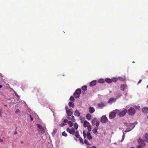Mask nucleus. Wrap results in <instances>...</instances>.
I'll return each instance as SVG.
<instances>
[{
	"label": "nucleus",
	"instance_id": "nucleus-1",
	"mask_svg": "<svg viewBox=\"0 0 148 148\" xmlns=\"http://www.w3.org/2000/svg\"><path fill=\"white\" fill-rule=\"evenodd\" d=\"M83 134L84 138H86V135L87 138L89 140H90L92 139V137L90 133L89 132H88L86 134L85 131L84 130L83 132Z\"/></svg>",
	"mask_w": 148,
	"mask_h": 148
},
{
	"label": "nucleus",
	"instance_id": "nucleus-2",
	"mask_svg": "<svg viewBox=\"0 0 148 148\" xmlns=\"http://www.w3.org/2000/svg\"><path fill=\"white\" fill-rule=\"evenodd\" d=\"M138 142L139 144L138 145V148H143L145 146V143L141 138L138 139Z\"/></svg>",
	"mask_w": 148,
	"mask_h": 148
},
{
	"label": "nucleus",
	"instance_id": "nucleus-3",
	"mask_svg": "<svg viewBox=\"0 0 148 148\" xmlns=\"http://www.w3.org/2000/svg\"><path fill=\"white\" fill-rule=\"evenodd\" d=\"M115 111L118 113V115L120 117L123 116H124L127 112V110H125L121 111L120 110H116Z\"/></svg>",
	"mask_w": 148,
	"mask_h": 148
},
{
	"label": "nucleus",
	"instance_id": "nucleus-4",
	"mask_svg": "<svg viewBox=\"0 0 148 148\" xmlns=\"http://www.w3.org/2000/svg\"><path fill=\"white\" fill-rule=\"evenodd\" d=\"M81 93V90L80 88H78L76 90L74 93V95L75 98H77L79 97L80 94Z\"/></svg>",
	"mask_w": 148,
	"mask_h": 148
},
{
	"label": "nucleus",
	"instance_id": "nucleus-5",
	"mask_svg": "<svg viewBox=\"0 0 148 148\" xmlns=\"http://www.w3.org/2000/svg\"><path fill=\"white\" fill-rule=\"evenodd\" d=\"M135 110L134 108H130L128 111V113L129 115H133L135 113Z\"/></svg>",
	"mask_w": 148,
	"mask_h": 148
},
{
	"label": "nucleus",
	"instance_id": "nucleus-6",
	"mask_svg": "<svg viewBox=\"0 0 148 148\" xmlns=\"http://www.w3.org/2000/svg\"><path fill=\"white\" fill-rule=\"evenodd\" d=\"M100 121L102 123H106L108 121V119L105 116H103L101 117Z\"/></svg>",
	"mask_w": 148,
	"mask_h": 148
},
{
	"label": "nucleus",
	"instance_id": "nucleus-7",
	"mask_svg": "<svg viewBox=\"0 0 148 148\" xmlns=\"http://www.w3.org/2000/svg\"><path fill=\"white\" fill-rule=\"evenodd\" d=\"M116 112H114L112 111L110 113L109 117L110 119H113L116 116Z\"/></svg>",
	"mask_w": 148,
	"mask_h": 148
},
{
	"label": "nucleus",
	"instance_id": "nucleus-8",
	"mask_svg": "<svg viewBox=\"0 0 148 148\" xmlns=\"http://www.w3.org/2000/svg\"><path fill=\"white\" fill-rule=\"evenodd\" d=\"M66 131L70 134L74 135L75 133V131L73 128H72L71 130H70L69 128L66 129Z\"/></svg>",
	"mask_w": 148,
	"mask_h": 148
},
{
	"label": "nucleus",
	"instance_id": "nucleus-9",
	"mask_svg": "<svg viewBox=\"0 0 148 148\" xmlns=\"http://www.w3.org/2000/svg\"><path fill=\"white\" fill-rule=\"evenodd\" d=\"M66 112L67 113V116H71L73 114V111L72 109H70L69 110H68L66 111Z\"/></svg>",
	"mask_w": 148,
	"mask_h": 148
},
{
	"label": "nucleus",
	"instance_id": "nucleus-10",
	"mask_svg": "<svg viewBox=\"0 0 148 148\" xmlns=\"http://www.w3.org/2000/svg\"><path fill=\"white\" fill-rule=\"evenodd\" d=\"M97 107L99 109H102L105 106V104L103 102H100L97 104Z\"/></svg>",
	"mask_w": 148,
	"mask_h": 148
},
{
	"label": "nucleus",
	"instance_id": "nucleus-11",
	"mask_svg": "<svg viewBox=\"0 0 148 148\" xmlns=\"http://www.w3.org/2000/svg\"><path fill=\"white\" fill-rule=\"evenodd\" d=\"M142 112L145 114L148 113V108L146 107L143 108L142 110Z\"/></svg>",
	"mask_w": 148,
	"mask_h": 148
},
{
	"label": "nucleus",
	"instance_id": "nucleus-12",
	"mask_svg": "<svg viewBox=\"0 0 148 148\" xmlns=\"http://www.w3.org/2000/svg\"><path fill=\"white\" fill-rule=\"evenodd\" d=\"M88 111L89 112L92 114L95 111V109L93 107L90 106L89 108Z\"/></svg>",
	"mask_w": 148,
	"mask_h": 148
},
{
	"label": "nucleus",
	"instance_id": "nucleus-13",
	"mask_svg": "<svg viewBox=\"0 0 148 148\" xmlns=\"http://www.w3.org/2000/svg\"><path fill=\"white\" fill-rule=\"evenodd\" d=\"M133 125V124H128V126H130V127H129L130 128V129L129 130L126 129V130L125 131V132H129V131L131 130H132L134 128V127Z\"/></svg>",
	"mask_w": 148,
	"mask_h": 148
},
{
	"label": "nucleus",
	"instance_id": "nucleus-14",
	"mask_svg": "<svg viewBox=\"0 0 148 148\" xmlns=\"http://www.w3.org/2000/svg\"><path fill=\"white\" fill-rule=\"evenodd\" d=\"M116 99L113 97H111L109 99L108 101V103H112L113 102L115 101Z\"/></svg>",
	"mask_w": 148,
	"mask_h": 148
},
{
	"label": "nucleus",
	"instance_id": "nucleus-15",
	"mask_svg": "<svg viewBox=\"0 0 148 148\" xmlns=\"http://www.w3.org/2000/svg\"><path fill=\"white\" fill-rule=\"evenodd\" d=\"M74 114L76 116H79L80 115V113L78 110H76L74 112Z\"/></svg>",
	"mask_w": 148,
	"mask_h": 148
},
{
	"label": "nucleus",
	"instance_id": "nucleus-16",
	"mask_svg": "<svg viewBox=\"0 0 148 148\" xmlns=\"http://www.w3.org/2000/svg\"><path fill=\"white\" fill-rule=\"evenodd\" d=\"M96 84V81L94 80L90 82V85L91 86H95Z\"/></svg>",
	"mask_w": 148,
	"mask_h": 148
},
{
	"label": "nucleus",
	"instance_id": "nucleus-17",
	"mask_svg": "<svg viewBox=\"0 0 148 148\" xmlns=\"http://www.w3.org/2000/svg\"><path fill=\"white\" fill-rule=\"evenodd\" d=\"M90 124V123L89 122L87 121L86 120H85L84 123L83 125L84 127H87L88 125H89Z\"/></svg>",
	"mask_w": 148,
	"mask_h": 148
},
{
	"label": "nucleus",
	"instance_id": "nucleus-18",
	"mask_svg": "<svg viewBox=\"0 0 148 148\" xmlns=\"http://www.w3.org/2000/svg\"><path fill=\"white\" fill-rule=\"evenodd\" d=\"M127 85L126 84L122 85L120 87L121 90L123 91L125 89Z\"/></svg>",
	"mask_w": 148,
	"mask_h": 148
},
{
	"label": "nucleus",
	"instance_id": "nucleus-19",
	"mask_svg": "<svg viewBox=\"0 0 148 148\" xmlns=\"http://www.w3.org/2000/svg\"><path fill=\"white\" fill-rule=\"evenodd\" d=\"M69 107L70 108H74L75 106L74 103L72 102H69L68 103Z\"/></svg>",
	"mask_w": 148,
	"mask_h": 148
},
{
	"label": "nucleus",
	"instance_id": "nucleus-20",
	"mask_svg": "<svg viewBox=\"0 0 148 148\" xmlns=\"http://www.w3.org/2000/svg\"><path fill=\"white\" fill-rule=\"evenodd\" d=\"M97 120V119L96 118H94L92 121L91 123L92 125H94L96 123H95L96 122Z\"/></svg>",
	"mask_w": 148,
	"mask_h": 148
},
{
	"label": "nucleus",
	"instance_id": "nucleus-21",
	"mask_svg": "<svg viewBox=\"0 0 148 148\" xmlns=\"http://www.w3.org/2000/svg\"><path fill=\"white\" fill-rule=\"evenodd\" d=\"M118 78L121 81H124L125 79V77L124 76L123 77H119Z\"/></svg>",
	"mask_w": 148,
	"mask_h": 148
},
{
	"label": "nucleus",
	"instance_id": "nucleus-22",
	"mask_svg": "<svg viewBox=\"0 0 148 148\" xmlns=\"http://www.w3.org/2000/svg\"><path fill=\"white\" fill-rule=\"evenodd\" d=\"M75 136L77 138H79V137L80 135L79 134L78 131H77L75 133Z\"/></svg>",
	"mask_w": 148,
	"mask_h": 148
},
{
	"label": "nucleus",
	"instance_id": "nucleus-23",
	"mask_svg": "<svg viewBox=\"0 0 148 148\" xmlns=\"http://www.w3.org/2000/svg\"><path fill=\"white\" fill-rule=\"evenodd\" d=\"M105 81L106 82L108 83H110L112 82V80L108 78H107L106 79Z\"/></svg>",
	"mask_w": 148,
	"mask_h": 148
},
{
	"label": "nucleus",
	"instance_id": "nucleus-24",
	"mask_svg": "<svg viewBox=\"0 0 148 148\" xmlns=\"http://www.w3.org/2000/svg\"><path fill=\"white\" fill-rule=\"evenodd\" d=\"M98 128L97 127H95L94 129L92 130L94 134H96L97 132V130Z\"/></svg>",
	"mask_w": 148,
	"mask_h": 148
},
{
	"label": "nucleus",
	"instance_id": "nucleus-25",
	"mask_svg": "<svg viewBox=\"0 0 148 148\" xmlns=\"http://www.w3.org/2000/svg\"><path fill=\"white\" fill-rule=\"evenodd\" d=\"M86 118L88 120H90L91 119V116L90 114H86Z\"/></svg>",
	"mask_w": 148,
	"mask_h": 148
},
{
	"label": "nucleus",
	"instance_id": "nucleus-26",
	"mask_svg": "<svg viewBox=\"0 0 148 148\" xmlns=\"http://www.w3.org/2000/svg\"><path fill=\"white\" fill-rule=\"evenodd\" d=\"M57 131V130L56 129H54L52 133V135L53 136H54Z\"/></svg>",
	"mask_w": 148,
	"mask_h": 148
},
{
	"label": "nucleus",
	"instance_id": "nucleus-27",
	"mask_svg": "<svg viewBox=\"0 0 148 148\" xmlns=\"http://www.w3.org/2000/svg\"><path fill=\"white\" fill-rule=\"evenodd\" d=\"M145 141L148 142V132L145 135Z\"/></svg>",
	"mask_w": 148,
	"mask_h": 148
},
{
	"label": "nucleus",
	"instance_id": "nucleus-28",
	"mask_svg": "<svg viewBox=\"0 0 148 148\" xmlns=\"http://www.w3.org/2000/svg\"><path fill=\"white\" fill-rule=\"evenodd\" d=\"M87 86H83L82 87V90L86 91L87 90Z\"/></svg>",
	"mask_w": 148,
	"mask_h": 148
},
{
	"label": "nucleus",
	"instance_id": "nucleus-29",
	"mask_svg": "<svg viewBox=\"0 0 148 148\" xmlns=\"http://www.w3.org/2000/svg\"><path fill=\"white\" fill-rule=\"evenodd\" d=\"M87 129L88 132H90L91 130V126L90 125H88L87 126Z\"/></svg>",
	"mask_w": 148,
	"mask_h": 148
},
{
	"label": "nucleus",
	"instance_id": "nucleus-30",
	"mask_svg": "<svg viewBox=\"0 0 148 148\" xmlns=\"http://www.w3.org/2000/svg\"><path fill=\"white\" fill-rule=\"evenodd\" d=\"M84 143L88 145H91V144H90L86 139H84Z\"/></svg>",
	"mask_w": 148,
	"mask_h": 148
},
{
	"label": "nucleus",
	"instance_id": "nucleus-31",
	"mask_svg": "<svg viewBox=\"0 0 148 148\" xmlns=\"http://www.w3.org/2000/svg\"><path fill=\"white\" fill-rule=\"evenodd\" d=\"M70 100L71 101H75V99L74 97L73 96H71L70 98Z\"/></svg>",
	"mask_w": 148,
	"mask_h": 148
},
{
	"label": "nucleus",
	"instance_id": "nucleus-32",
	"mask_svg": "<svg viewBox=\"0 0 148 148\" xmlns=\"http://www.w3.org/2000/svg\"><path fill=\"white\" fill-rule=\"evenodd\" d=\"M78 138H79V140L80 142V143L82 144H83L84 143L83 142V140L80 137H79Z\"/></svg>",
	"mask_w": 148,
	"mask_h": 148
},
{
	"label": "nucleus",
	"instance_id": "nucleus-33",
	"mask_svg": "<svg viewBox=\"0 0 148 148\" xmlns=\"http://www.w3.org/2000/svg\"><path fill=\"white\" fill-rule=\"evenodd\" d=\"M112 82L113 81L114 82H116L117 81L118 79L116 78H113L112 79Z\"/></svg>",
	"mask_w": 148,
	"mask_h": 148
},
{
	"label": "nucleus",
	"instance_id": "nucleus-34",
	"mask_svg": "<svg viewBox=\"0 0 148 148\" xmlns=\"http://www.w3.org/2000/svg\"><path fill=\"white\" fill-rule=\"evenodd\" d=\"M98 82L99 83H103L104 82V81L103 79H100Z\"/></svg>",
	"mask_w": 148,
	"mask_h": 148
},
{
	"label": "nucleus",
	"instance_id": "nucleus-35",
	"mask_svg": "<svg viewBox=\"0 0 148 148\" xmlns=\"http://www.w3.org/2000/svg\"><path fill=\"white\" fill-rule=\"evenodd\" d=\"M68 123L71 127H72L73 125V123L71 121H68Z\"/></svg>",
	"mask_w": 148,
	"mask_h": 148
},
{
	"label": "nucleus",
	"instance_id": "nucleus-36",
	"mask_svg": "<svg viewBox=\"0 0 148 148\" xmlns=\"http://www.w3.org/2000/svg\"><path fill=\"white\" fill-rule=\"evenodd\" d=\"M97 127H98V126H99V121H97L96 122V123H95Z\"/></svg>",
	"mask_w": 148,
	"mask_h": 148
},
{
	"label": "nucleus",
	"instance_id": "nucleus-37",
	"mask_svg": "<svg viewBox=\"0 0 148 148\" xmlns=\"http://www.w3.org/2000/svg\"><path fill=\"white\" fill-rule=\"evenodd\" d=\"M72 118L71 119V120L73 121V122H75L76 121L75 119L74 118V117L73 115H71Z\"/></svg>",
	"mask_w": 148,
	"mask_h": 148
},
{
	"label": "nucleus",
	"instance_id": "nucleus-38",
	"mask_svg": "<svg viewBox=\"0 0 148 148\" xmlns=\"http://www.w3.org/2000/svg\"><path fill=\"white\" fill-rule=\"evenodd\" d=\"M75 128V129H77L78 128V125L76 123H75L74 124Z\"/></svg>",
	"mask_w": 148,
	"mask_h": 148
},
{
	"label": "nucleus",
	"instance_id": "nucleus-39",
	"mask_svg": "<svg viewBox=\"0 0 148 148\" xmlns=\"http://www.w3.org/2000/svg\"><path fill=\"white\" fill-rule=\"evenodd\" d=\"M62 136L65 137H66L67 136V134L64 131L62 132Z\"/></svg>",
	"mask_w": 148,
	"mask_h": 148
},
{
	"label": "nucleus",
	"instance_id": "nucleus-40",
	"mask_svg": "<svg viewBox=\"0 0 148 148\" xmlns=\"http://www.w3.org/2000/svg\"><path fill=\"white\" fill-rule=\"evenodd\" d=\"M40 130L41 131V132L42 133H43L45 132L43 128H42V127L40 128Z\"/></svg>",
	"mask_w": 148,
	"mask_h": 148
},
{
	"label": "nucleus",
	"instance_id": "nucleus-41",
	"mask_svg": "<svg viewBox=\"0 0 148 148\" xmlns=\"http://www.w3.org/2000/svg\"><path fill=\"white\" fill-rule=\"evenodd\" d=\"M13 99H12L11 100V103H15V99H14V100H13Z\"/></svg>",
	"mask_w": 148,
	"mask_h": 148
},
{
	"label": "nucleus",
	"instance_id": "nucleus-42",
	"mask_svg": "<svg viewBox=\"0 0 148 148\" xmlns=\"http://www.w3.org/2000/svg\"><path fill=\"white\" fill-rule=\"evenodd\" d=\"M2 113H3L2 109L1 108L0 109V116L1 117H2Z\"/></svg>",
	"mask_w": 148,
	"mask_h": 148
},
{
	"label": "nucleus",
	"instance_id": "nucleus-43",
	"mask_svg": "<svg viewBox=\"0 0 148 148\" xmlns=\"http://www.w3.org/2000/svg\"><path fill=\"white\" fill-rule=\"evenodd\" d=\"M118 97H120L121 96V94L120 92H119L117 94Z\"/></svg>",
	"mask_w": 148,
	"mask_h": 148
},
{
	"label": "nucleus",
	"instance_id": "nucleus-44",
	"mask_svg": "<svg viewBox=\"0 0 148 148\" xmlns=\"http://www.w3.org/2000/svg\"><path fill=\"white\" fill-rule=\"evenodd\" d=\"M19 112H20V110L18 109H17L15 112V113L16 114H17L18 113H19Z\"/></svg>",
	"mask_w": 148,
	"mask_h": 148
},
{
	"label": "nucleus",
	"instance_id": "nucleus-45",
	"mask_svg": "<svg viewBox=\"0 0 148 148\" xmlns=\"http://www.w3.org/2000/svg\"><path fill=\"white\" fill-rule=\"evenodd\" d=\"M65 125L66 124H64V123H61V124H60V126L62 127Z\"/></svg>",
	"mask_w": 148,
	"mask_h": 148
},
{
	"label": "nucleus",
	"instance_id": "nucleus-46",
	"mask_svg": "<svg viewBox=\"0 0 148 148\" xmlns=\"http://www.w3.org/2000/svg\"><path fill=\"white\" fill-rule=\"evenodd\" d=\"M65 109L66 110V111H67V110H69L68 108V106H66L65 107Z\"/></svg>",
	"mask_w": 148,
	"mask_h": 148
},
{
	"label": "nucleus",
	"instance_id": "nucleus-47",
	"mask_svg": "<svg viewBox=\"0 0 148 148\" xmlns=\"http://www.w3.org/2000/svg\"><path fill=\"white\" fill-rule=\"evenodd\" d=\"M68 121V120L66 119H65L64 121H63V123H66Z\"/></svg>",
	"mask_w": 148,
	"mask_h": 148
},
{
	"label": "nucleus",
	"instance_id": "nucleus-48",
	"mask_svg": "<svg viewBox=\"0 0 148 148\" xmlns=\"http://www.w3.org/2000/svg\"><path fill=\"white\" fill-rule=\"evenodd\" d=\"M37 126L40 129V128H41V127L40 125L39 124H37Z\"/></svg>",
	"mask_w": 148,
	"mask_h": 148
},
{
	"label": "nucleus",
	"instance_id": "nucleus-49",
	"mask_svg": "<svg viewBox=\"0 0 148 148\" xmlns=\"http://www.w3.org/2000/svg\"><path fill=\"white\" fill-rule=\"evenodd\" d=\"M124 136H125V135H124V134H123V137H122V139L121 140V142H122L123 140L124 139Z\"/></svg>",
	"mask_w": 148,
	"mask_h": 148
},
{
	"label": "nucleus",
	"instance_id": "nucleus-50",
	"mask_svg": "<svg viewBox=\"0 0 148 148\" xmlns=\"http://www.w3.org/2000/svg\"><path fill=\"white\" fill-rule=\"evenodd\" d=\"M70 116H68L67 115L66 116V118L67 119L69 120H71V118L69 117Z\"/></svg>",
	"mask_w": 148,
	"mask_h": 148
},
{
	"label": "nucleus",
	"instance_id": "nucleus-51",
	"mask_svg": "<svg viewBox=\"0 0 148 148\" xmlns=\"http://www.w3.org/2000/svg\"><path fill=\"white\" fill-rule=\"evenodd\" d=\"M29 116L30 117L31 120L33 121V117H32L30 115H29Z\"/></svg>",
	"mask_w": 148,
	"mask_h": 148
},
{
	"label": "nucleus",
	"instance_id": "nucleus-52",
	"mask_svg": "<svg viewBox=\"0 0 148 148\" xmlns=\"http://www.w3.org/2000/svg\"><path fill=\"white\" fill-rule=\"evenodd\" d=\"M142 80V79H140L139 81H138V84H140V83H141V82Z\"/></svg>",
	"mask_w": 148,
	"mask_h": 148
},
{
	"label": "nucleus",
	"instance_id": "nucleus-53",
	"mask_svg": "<svg viewBox=\"0 0 148 148\" xmlns=\"http://www.w3.org/2000/svg\"><path fill=\"white\" fill-rule=\"evenodd\" d=\"M16 131L14 132V134H17V132L16 131Z\"/></svg>",
	"mask_w": 148,
	"mask_h": 148
},
{
	"label": "nucleus",
	"instance_id": "nucleus-54",
	"mask_svg": "<svg viewBox=\"0 0 148 148\" xmlns=\"http://www.w3.org/2000/svg\"><path fill=\"white\" fill-rule=\"evenodd\" d=\"M3 141V140L1 139L0 138V142H2Z\"/></svg>",
	"mask_w": 148,
	"mask_h": 148
},
{
	"label": "nucleus",
	"instance_id": "nucleus-55",
	"mask_svg": "<svg viewBox=\"0 0 148 148\" xmlns=\"http://www.w3.org/2000/svg\"><path fill=\"white\" fill-rule=\"evenodd\" d=\"M16 95L18 97H19V95L16 93H15Z\"/></svg>",
	"mask_w": 148,
	"mask_h": 148
},
{
	"label": "nucleus",
	"instance_id": "nucleus-56",
	"mask_svg": "<svg viewBox=\"0 0 148 148\" xmlns=\"http://www.w3.org/2000/svg\"><path fill=\"white\" fill-rule=\"evenodd\" d=\"M2 87V85H0V88H1Z\"/></svg>",
	"mask_w": 148,
	"mask_h": 148
},
{
	"label": "nucleus",
	"instance_id": "nucleus-57",
	"mask_svg": "<svg viewBox=\"0 0 148 148\" xmlns=\"http://www.w3.org/2000/svg\"><path fill=\"white\" fill-rule=\"evenodd\" d=\"M79 119L80 120H82V118L81 117H80Z\"/></svg>",
	"mask_w": 148,
	"mask_h": 148
},
{
	"label": "nucleus",
	"instance_id": "nucleus-58",
	"mask_svg": "<svg viewBox=\"0 0 148 148\" xmlns=\"http://www.w3.org/2000/svg\"><path fill=\"white\" fill-rule=\"evenodd\" d=\"M135 108H136L137 109H138V107H135Z\"/></svg>",
	"mask_w": 148,
	"mask_h": 148
},
{
	"label": "nucleus",
	"instance_id": "nucleus-59",
	"mask_svg": "<svg viewBox=\"0 0 148 148\" xmlns=\"http://www.w3.org/2000/svg\"><path fill=\"white\" fill-rule=\"evenodd\" d=\"M21 143H23V141H21Z\"/></svg>",
	"mask_w": 148,
	"mask_h": 148
},
{
	"label": "nucleus",
	"instance_id": "nucleus-60",
	"mask_svg": "<svg viewBox=\"0 0 148 148\" xmlns=\"http://www.w3.org/2000/svg\"><path fill=\"white\" fill-rule=\"evenodd\" d=\"M87 148H91L90 147H87Z\"/></svg>",
	"mask_w": 148,
	"mask_h": 148
},
{
	"label": "nucleus",
	"instance_id": "nucleus-61",
	"mask_svg": "<svg viewBox=\"0 0 148 148\" xmlns=\"http://www.w3.org/2000/svg\"><path fill=\"white\" fill-rule=\"evenodd\" d=\"M4 106L5 107H7V106L6 105H4Z\"/></svg>",
	"mask_w": 148,
	"mask_h": 148
},
{
	"label": "nucleus",
	"instance_id": "nucleus-62",
	"mask_svg": "<svg viewBox=\"0 0 148 148\" xmlns=\"http://www.w3.org/2000/svg\"><path fill=\"white\" fill-rule=\"evenodd\" d=\"M74 139L75 140H76V139L75 138H74Z\"/></svg>",
	"mask_w": 148,
	"mask_h": 148
},
{
	"label": "nucleus",
	"instance_id": "nucleus-63",
	"mask_svg": "<svg viewBox=\"0 0 148 148\" xmlns=\"http://www.w3.org/2000/svg\"><path fill=\"white\" fill-rule=\"evenodd\" d=\"M148 85H147V88H148Z\"/></svg>",
	"mask_w": 148,
	"mask_h": 148
},
{
	"label": "nucleus",
	"instance_id": "nucleus-64",
	"mask_svg": "<svg viewBox=\"0 0 148 148\" xmlns=\"http://www.w3.org/2000/svg\"><path fill=\"white\" fill-rule=\"evenodd\" d=\"M133 62V63H134V62Z\"/></svg>",
	"mask_w": 148,
	"mask_h": 148
}]
</instances>
